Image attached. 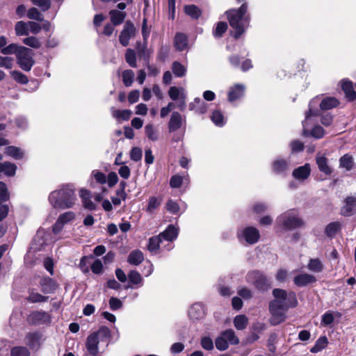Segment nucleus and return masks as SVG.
<instances>
[{"mask_svg": "<svg viewBox=\"0 0 356 356\" xmlns=\"http://www.w3.org/2000/svg\"><path fill=\"white\" fill-rule=\"evenodd\" d=\"M274 300L269 302L268 309L271 314L270 323L277 325L286 319L284 312L296 308L298 305L296 293L293 291L287 292L282 289H274L272 291Z\"/></svg>", "mask_w": 356, "mask_h": 356, "instance_id": "1", "label": "nucleus"}, {"mask_svg": "<svg viewBox=\"0 0 356 356\" xmlns=\"http://www.w3.org/2000/svg\"><path fill=\"white\" fill-rule=\"evenodd\" d=\"M247 280L257 290L261 292L267 291L272 287L271 281L259 270L250 271L247 275Z\"/></svg>", "mask_w": 356, "mask_h": 356, "instance_id": "4", "label": "nucleus"}, {"mask_svg": "<svg viewBox=\"0 0 356 356\" xmlns=\"http://www.w3.org/2000/svg\"><path fill=\"white\" fill-rule=\"evenodd\" d=\"M172 71L176 76L183 77L186 74V69L180 62L174 61L172 65Z\"/></svg>", "mask_w": 356, "mask_h": 356, "instance_id": "38", "label": "nucleus"}, {"mask_svg": "<svg viewBox=\"0 0 356 356\" xmlns=\"http://www.w3.org/2000/svg\"><path fill=\"white\" fill-rule=\"evenodd\" d=\"M355 207L356 197L353 196L347 197L345 199V205L341 207L340 213L346 217L351 216L354 214Z\"/></svg>", "mask_w": 356, "mask_h": 356, "instance_id": "16", "label": "nucleus"}, {"mask_svg": "<svg viewBox=\"0 0 356 356\" xmlns=\"http://www.w3.org/2000/svg\"><path fill=\"white\" fill-rule=\"evenodd\" d=\"M161 241H162L159 235L150 237L148 240L147 250L151 252L158 250L160 248V243Z\"/></svg>", "mask_w": 356, "mask_h": 356, "instance_id": "37", "label": "nucleus"}, {"mask_svg": "<svg viewBox=\"0 0 356 356\" xmlns=\"http://www.w3.org/2000/svg\"><path fill=\"white\" fill-rule=\"evenodd\" d=\"M125 60L129 64V65L131 67H136V52L132 49H127L125 53Z\"/></svg>", "mask_w": 356, "mask_h": 356, "instance_id": "40", "label": "nucleus"}, {"mask_svg": "<svg viewBox=\"0 0 356 356\" xmlns=\"http://www.w3.org/2000/svg\"><path fill=\"white\" fill-rule=\"evenodd\" d=\"M178 236V229L173 225H169L167 228L160 233L159 236L168 241L175 240Z\"/></svg>", "mask_w": 356, "mask_h": 356, "instance_id": "21", "label": "nucleus"}, {"mask_svg": "<svg viewBox=\"0 0 356 356\" xmlns=\"http://www.w3.org/2000/svg\"><path fill=\"white\" fill-rule=\"evenodd\" d=\"M248 324V319L245 315L240 314L234 318V325L236 330H243L246 328Z\"/></svg>", "mask_w": 356, "mask_h": 356, "instance_id": "32", "label": "nucleus"}, {"mask_svg": "<svg viewBox=\"0 0 356 356\" xmlns=\"http://www.w3.org/2000/svg\"><path fill=\"white\" fill-rule=\"evenodd\" d=\"M222 336L224 339H227V342H229L231 344L236 345L239 343L238 338L236 336L234 330L231 329L226 330L222 332Z\"/></svg>", "mask_w": 356, "mask_h": 356, "instance_id": "42", "label": "nucleus"}, {"mask_svg": "<svg viewBox=\"0 0 356 356\" xmlns=\"http://www.w3.org/2000/svg\"><path fill=\"white\" fill-rule=\"evenodd\" d=\"M277 220L278 225L286 230H292L304 225V222L300 218L289 213L281 215Z\"/></svg>", "mask_w": 356, "mask_h": 356, "instance_id": "6", "label": "nucleus"}, {"mask_svg": "<svg viewBox=\"0 0 356 356\" xmlns=\"http://www.w3.org/2000/svg\"><path fill=\"white\" fill-rule=\"evenodd\" d=\"M289 168V162L282 158L275 159L272 163V170L277 175H285Z\"/></svg>", "mask_w": 356, "mask_h": 356, "instance_id": "17", "label": "nucleus"}, {"mask_svg": "<svg viewBox=\"0 0 356 356\" xmlns=\"http://www.w3.org/2000/svg\"><path fill=\"white\" fill-rule=\"evenodd\" d=\"M15 31L17 36L28 35L29 33L28 22L26 23L23 21L17 22L15 25Z\"/></svg>", "mask_w": 356, "mask_h": 356, "instance_id": "36", "label": "nucleus"}, {"mask_svg": "<svg viewBox=\"0 0 356 356\" xmlns=\"http://www.w3.org/2000/svg\"><path fill=\"white\" fill-rule=\"evenodd\" d=\"M170 186L172 188H178L181 186L183 184V177L175 175H172L170 179Z\"/></svg>", "mask_w": 356, "mask_h": 356, "instance_id": "57", "label": "nucleus"}, {"mask_svg": "<svg viewBox=\"0 0 356 356\" xmlns=\"http://www.w3.org/2000/svg\"><path fill=\"white\" fill-rule=\"evenodd\" d=\"M167 210L172 214H177L179 211V204L172 200H169L166 203Z\"/></svg>", "mask_w": 356, "mask_h": 356, "instance_id": "63", "label": "nucleus"}, {"mask_svg": "<svg viewBox=\"0 0 356 356\" xmlns=\"http://www.w3.org/2000/svg\"><path fill=\"white\" fill-rule=\"evenodd\" d=\"M225 15L229 26L234 29L233 37L236 40L239 39L250 26L251 17L247 6L243 4L238 8L229 9Z\"/></svg>", "mask_w": 356, "mask_h": 356, "instance_id": "2", "label": "nucleus"}, {"mask_svg": "<svg viewBox=\"0 0 356 356\" xmlns=\"http://www.w3.org/2000/svg\"><path fill=\"white\" fill-rule=\"evenodd\" d=\"M212 122L218 127H222L224 124V116L221 111L216 110L211 115Z\"/></svg>", "mask_w": 356, "mask_h": 356, "instance_id": "52", "label": "nucleus"}, {"mask_svg": "<svg viewBox=\"0 0 356 356\" xmlns=\"http://www.w3.org/2000/svg\"><path fill=\"white\" fill-rule=\"evenodd\" d=\"M10 199V193L6 184L0 181V203H4Z\"/></svg>", "mask_w": 356, "mask_h": 356, "instance_id": "48", "label": "nucleus"}, {"mask_svg": "<svg viewBox=\"0 0 356 356\" xmlns=\"http://www.w3.org/2000/svg\"><path fill=\"white\" fill-rule=\"evenodd\" d=\"M51 316L44 311H33L27 317V322L31 325H38L50 323Z\"/></svg>", "mask_w": 356, "mask_h": 356, "instance_id": "8", "label": "nucleus"}, {"mask_svg": "<svg viewBox=\"0 0 356 356\" xmlns=\"http://www.w3.org/2000/svg\"><path fill=\"white\" fill-rule=\"evenodd\" d=\"M181 126V116L178 112H173L168 122L169 132L178 130Z\"/></svg>", "mask_w": 356, "mask_h": 356, "instance_id": "20", "label": "nucleus"}, {"mask_svg": "<svg viewBox=\"0 0 356 356\" xmlns=\"http://www.w3.org/2000/svg\"><path fill=\"white\" fill-rule=\"evenodd\" d=\"M316 163L320 172L326 176H330L333 172L332 168L328 164V159L324 155H317Z\"/></svg>", "mask_w": 356, "mask_h": 356, "instance_id": "15", "label": "nucleus"}, {"mask_svg": "<svg viewBox=\"0 0 356 356\" xmlns=\"http://www.w3.org/2000/svg\"><path fill=\"white\" fill-rule=\"evenodd\" d=\"M245 88L241 83H236L229 88L227 93V99L229 102H234L241 99L245 94Z\"/></svg>", "mask_w": 356, "mask_h": 356, "instance_id": "12", "label": "nucleus"}, {"mask_svg": "<svg viewBox=\"0 0 356 356\" xmlns=\"http://www.w3.org/2000/svg\"><path fill=\"white\" fill-rule=\"evenodd\" d=\"M341 87L348 102L356 100V91L354 89L353 81L348 79H343L341 81Z\"/></svg>", "mask_w": 356, "mask_h": 356, "instance_id": "10", "label": "nucleus"}, {"mask_svg": "<svg viewBox=\"0 0 356 356\" xmlns=\"http://www.w3.org/2000/svg\"><path fill=\"white\" fill-rule=\"evenodd\" d=\"M132 115V112L130 110L124 109V110H115L113 113V116L122 120H129Z\"/></svg>", "mask_w": 356, "mask_h": 356, "instance_id": "47", "label": "nucleus"}, {"mask_svg": "<svg viewBox=\"0 0 356 356\" xmlns=\"http://www.w3.org/2000/svg\"><path fill=\"white\" fill-rule=\"evenodd\" d=\"M29 295L26 300L31 303L44 302H47L49 299L48 296H43L38 292H34L31 290L29 292Z\"/></svg>", "mask_w": 356, "mask_h": 356, "instance_id": "31", "label": "nucleus"}, {"mask_svg": "<svg viewBox=\"0 0 356 356\" xmlns=\"http://www.w3.org/2000/svg\"><path fill=\"white\" fill-rule=\"evenodd\" d=\"M40 285L42 292L44 294L54 293L59 286V284L55 280L47 276L40 280Z\"/></svg>", "mask_w": 356, "mask_h": 356, "instance_id": "9", "label": "nucleus"}, {"mask_svg": "<svg viewBox=\"0 0 356 356\" xmlns=\"http://www.w3.org/2000/svg\"><path fill=\"white\" fill-rule=\"evenodd\" d=\"M339 101L335 97H325L322 99L320 108L323 111L330 110L339 106Z\"/></svg>", "mask_w": 356, "mask_h": 356, "instance_id": "25", "label": "nucleus"}, {"mask_svg": "<svg viewBox=\"0 0 356 356\" xmlns=\"http://www.w3.org/2000/svg\"><path fill=\"white\" fill-rule=\"evenodd\" d=\"M109 307L112 311H116L121 309L123 306L122 302L118 298L111 297L109 299Z\"/></svg>", "mask_w": 356, "mask_h": 356, "instance_id": "60", "label": "nucleus"}, {"mask_svg": "<svg viewBox=\"0 0 356 356\" xmlns=\"http://www.w3.org/2000/svg\"><path fill=\"white\" fill-rule=\"evenodd\" d=\"M188 315L192 319L201 318L204 315L203 308L202 305L199 303L193 304L188 311Z\"/></svg>", "mask_w": 356, "mask_h": 356, "instance_id": "28", "label": "nucleus"}, {"mask_svg": "<svg viewBox=\"0 0 356 356\" xmlns=\"http://www.w3.org/2000/svg\"><path fill=\"white\" fill-rule=\"evenodd\" d=\"M76 196L72 185L67 184L62 188L52 191L49 195V201L54 209H65L74 204Z\"/></svg>", "mask_w": 356, "mask_h": 356, "instance_id": "3", "label": "nucleus"}, {"mask_svg": "<svg viewBox=\"0 0 356 356\" xmlns=\"http://www.w3.org/2000/svg\"><path fill=\"white\" fill-rule=\"evenodd\" d=\"M228 26L225 22H218L216 24V28L213 30V35L216 38H222L224 33L227 31Z\"/></svg>", "mask_w": 356, "mask_h": 356, "instance_id": "34", "label": "nucleus"}, {"mask_svg": "<svg viewBox=\"0 0 356 356\" xmlns=\"http://www.w3.org/2000/svg\"><path fill=\"white\" fill-rule=\"evenodd\" d=\"M13 65V58L8 56H0V67L6 69H11Z\"/></svg>", "mask_w": 356, "mask_h": 356, "instance_id": "62", "label": "nucleus"}, {"mask_svg": "<svg viewBox=\"0 0 356 356\" xmlns=\"http://www.w3.org/2000/svg\"><path fill=\"white\" fill-rule=\"evenodd\" d=\"M316 281L317 280L314 275L308 273H301L293 278V283L298 287L306 286L315 283Z\"/></svg>", "mask_w": 356, "mask_h": 356, "instance_id": "13", "label": "nucleus"}, {"mask_svg": "<svg viewBox=\"0 0 356 356\" xmlns=\"http://www.w3.org/2000/svg\"><path fill=\"white\" fill-rule=\"evenodd\" d=\"M136 29L131 20H127L119 35V42L123 47H127L129 40L136 35Z\"/></svg>", "mask_w": 356, "mask_h": 356, "instance_id": "7", "label": "nucleus"}, {"mask_svg": "<svg viewBox=\"0 0 356 356\" xmlns=\"http://www.w3.org/2000/svg\"><path fill=\"white\" fill-rule=\"evenodd\" d=\"M42 335L39 332H28L25 339L27 341V345L31 349H38L40 346V339Z\"/></svg>", "mask_w": 356, "mask_h": 356, "instance_id": "18", "label": "nucleus"}, {"mask_svg": "<svg viewBox=\"0 0 356 356\" xmlns=\"http://www.w3.org/2000/svg\"><path fill=\"white\" fill-rule=\"evenodd\" d=\"M5 154L8 156H10L15 159H21L23 157V152L20 149L19 147H15V146H8L5 149Z\"/></svg>", "mask_w": 356, "mask_h": 356, "instance_id": "33", "label": "nucleus"}, {"mask_svg": "<svg viewBox=\"0 0 356 356\" xmlns=\"http://www.w3.org/2000/svg\"><path fill=\"white\" fill-rule=\"evenodd\" d=\"M129 282L132 284H139L142 282L143 279L140 274L136 270H131L128 273Z\"/></svg>", "mask_w": 356, "mask_h": 356, "instance_id": "50", "label": "nucleus"}, {"mask_svg": "<svg viewBox=\"0 0 356 356\" xmlns=\"http://www.w3.org/2000/svg\"><path fill=\"white\" fill-rule=\"evenodd\" d=\"M339 165L341 168H345L347 171H350L353 168L354 160L352 155L346 154L339 159Z\"/></svg>", "mask_w": 356, "mask_h": 356, "instance_id": "27", "label": "nucleus"}, {"mask_svg": "<svg viewBox=\"0 0 356 356\" xmlns=\"http://www.w3.org/2000/svg\"><path fill=\"white\" fill-rule=\"evenodd\" d=\"M200 343L202 347L207 350H211L213 349V342L209 337H203L201 339Z\"/></svg>", "mask_w": 356, "mask_h": 356, "instance_id": "64", "label": "nucleus"}, {"mask_svg": "<svg viewBox=\"0 0 356 356\" xmlns=\"http://www.w3.org/2000/svg\"><path fill=\"white\" fill-rule=\"evenodd\" d=\"M75 213L73 211H67L61 213L58 216V220H59V222H61L65 225L67 222L73 220L75 218Z\"/></svg>", "mask_w": 356, "mask_h": 356, "instance_id": "53", "label": "nucleus"}, {"mask_svg": "<svg viewBox=\"0 0 356 356\" xmlns=\"http://www.w3.org/2000/svg\"><path fill=\"white\" fill-rule=\"evenodd\" d=\"M23 43L34 49H39L41 47V42L34 36H29L24 38Z\"/></svg>", "mask_w": 356, "mask_h": 356, "instance_id": "51", "label": "nucleus"}, {"mask_svg": "<svg viewBox=\"0 0 356 356\" xmlns=\"http://www.w3.org/2000/svg\"><path fill=\"white\" fill-rule=\"evenodd\" d=\"M175 46L179 51H183L186 47L187 38L184 33H176L175 37Z\"/></svg>", "mask_w": 356, "mask_h": 356, "instance_id": "30", "label": "nucleus"}, {"mask_svg": "<svg viewBox=\"0 0 356 356\" xmlns=\"http://www.w3.org/2000/svg\"><path fill=\"white\" fill-rule=\"evenodd\" d=\"M334 320V315L331 311L326 312L321 317V325L327 326L331 325Z\"/></svg>", "mask_w": 356, "mask_h": 356, "instance_id": "55", "label": "nucleus"}, {"mask_svg": "<svg viewBox=\"0 0 356 356\" xmlns=\"http://www.w3.org/2000/svg\"><path fill=\"white\" fill-rule=\"evenodd\" d=\"M184 11L186 15L191 17L193 19H198L202 14V10L194 4L186 5Z\"/></svg>", "mask_w": 356, "mask_h": 356, "instance_id": "24", "label": "nucleus"}, {"mask_svg": "<svg viewBox=\"0 0 356 356\" xmlns=\"http://www.w3.org/2000/svg\"><path fill=\"white\" fill-rule=\"evenodd\" d=\"M307 268L311 271L320 273L323 270V264L319 259H310Z\"/></svg>", "mask_w": 356, "mask_h": 356, "instance_id": "39", "label": "nucleus"}, {"mask_svg": "<svg viewBox=\"0 0 356 356\" xmlns=\"http://www.w3.org/2000/svg\"><path fill=\"white\" fill-rule=\"evenodd\" d=\"M22 47L16 43H11L6 47L4 46L1 49V53L5 55L15 54L17 56Z\"/></svg>", "mask_w": 356, "mask_h": 356, "instance_id": "45", "label": "nucleus"}, {"mask_svg": "<svg viewBox=\"0 0 356 356\" xmlns=\"http://www.w3.org/2000/svg\"><path fill=\"white\" fill-rule=\"evenodd\" d=\"M17 165L9 161L3 163V173L8 177H13L15 175Z\"/></svg>", "mask_w": 356, "mask_h": 356, "instance_id": "41", "label": "nucleus"}, {"mask_svg": "<svg viewBox=\"0 0 356 356\" xmlns=\"http://www.w3.org/2000/svg\"><path fill=\"white\" fill-rule=\"evenodd\" d=\"M90 268L92 272L96 275L102 273L104 270L103 264L101 260L99 259H97L94 261V262L90 266Z\"/></svg>", "mask_w": 356, "mask_h": 356, "instance_id": "59", "label": "nucleus"}, {"mask_svg": "<svg viewBox=\"0 0 356 356\" xmlns=\"http://www.w3.org/2000/svg\"><path fill=\"white\" fill-rule=\"evenodd\" d=\"M143 260L144 254L142 251L138 249L131 251L127 257V262L134 266L139 265Z\"/></svg>", "mask_w": 356, "mask_h": 356, "instance_id": "23", "label": "nucleus"}, {"mask_svg": "<svg viewBox=\"0 0 356 356\" xmlns=\"http://www.w3.org/2000/svg\"><path fill=\"white\" fill-rule=\"evenodd\" d=\"M243 235L245 241L249 244H254L259 240L260 234L254 227H247L243 231Z\"/></svg>", "mask_w": 356, "mask_h": 356, "instance_id": "14", "label": "nucleus"}, {"mask_svg": "<svg viewBox=\"0 0 356 356\" xmlns=\"http://www.w3.org/2000/svg\"><path fill=\"white\" fill-rule=\"evenodd\" d=\"M143 152L141 148L134 147L131 149L130 152V158L135 162H138L142 159Z\"/></svg>", "mask_w": 356, "mask_h": 356, "instance_id": "56", "label": "nucleus"}, {"mask_svg": "<svg viewBox=\"0 0 356 356\" xmlns=\"http://www.w3.org/2000/svg\"><path fill=\"white\" fill-rule=\"evenodd\" d=\"M310 134L314 138L319 139L324 136L325 130L320 125H316L312 128Z\"/></svg>", "mask_w": 356, "mask_h": 356, "instance_id": "61", "label": "nucleus"}, {"mask_svg": "<svg viewBox=\"0 0 356 356\" xmlns=\"http://www.w3.org/2000/svg\"><path fill=\"white\" fill-rule=\"evenodd\" d=\"M122 82L126 87L132 85L134 79V73L131 70H126L122 74Z\"/></svg>", "mask_w": 356, "mask_h": 356, "instance_id": "43", "label": "nucleus"}, {"mask_svg": "<svg viewBox=\"0 0 356 356\" xmlns=\"http://www.w3.org/2000/svg\"><path fill=\"white\" fill-rule=\"evenodd\" d=\"M215 344L216 348L221 351L227 350L229 347V343L227 341L226 339L222 337V336L218 337L216 339Z\"/></svg>", "mask_w": 356, "mask_h": 356, "instance_id": "58", "label": "nucleus"}, {"mask_svg": "<svg viewBox=\"0 0 356 356\" xmlns=\"http://www.w3.org/2000/svg\"><path fill=\"white\" fill-rule=\"evenodd\" d=\"M27 17L31 19H35L39 22L43 21L42 15L36 8H31L27 11Z\"/></svg>", "mask_w": 356, "mask_h": 356, "instance_id": "54", "label": "nucleus"}, {"mask_svg": "<svg viewBox=\"0 0 356 356\" xmlns=\"http://www.w3.org/2000/svg\"><path fill=\"white\" fill-rule=\"evenodd\" d=\"M29 349L24 346H15L11 348L10 356H30Z\"/></svg>", "mask_w": 356, "mask_h": 356, "instance_id": "46", "label": "nucleus"}, {"mask_svg": "<svg viewBox=\"0 0 356 356\" xmlns=\"http://www.w3.org/2000/svg\"><path fill=\"white\" fill-rule=\"evenodd\" d=\"M33 56L34 52L31 49L22 47L16 56L17 65L22 70L29 72L35 64Z\"/></svg>", "mask_w": 356, "mask_h": 356, "instance_id": "5", "label": "nucleus"}, {"mask_svg": "<svg viewBox=\"0 0 356 356\" xmlns=\"http://www.w3.org/2000/svg\"><path fill=\"white\" fill-rule=\"evenodd\" d=\"M311 172V168L309 163L300 166L293 171V176L297 179H306L309 177Z\"/></svg>", "mask_w": 356, "mask_h": 356, "instance_id": "19", "label": "nucleus"}, {"mask_svg": "<svg viewBox=\"0 0 356 356\" xmlns=\"http://www.w3.org/2000/svg\"><path fill=\"white\" fill-rule=\"evenodd\" d=\"M145 136L152 141H156L159 138L158 132L152 124H147L145 127Z\"/></svg>", "mask_w": 356, "mask_h": 356, "instance_id": "44", "label": "nucleus"}, {"mask_svg": "<svg viewBox=\"0 0 356 356\" xmlns=\"http://www.w3.org/2000/svg\"><path fill=\"white\" fill-rule=\"evenodd\" d=\"M90 259H93V256L92 254H90L89 256H83L81 257V259L80 260L79 267L81 269V270L82 271V273H83L84 274L89 273L90 262L88 261V260Z\"/></svg>", "mask_w": 356, "mask_h": 356, "instance_id": "49", "label": "nucleus"}, {"mask_svg": "<svg viewBox=\"0 0 356 356\" xmlns=\"http://www.w3.org/2000/svg\"><path fill=\"white\" fill-rule=\"evenodd\" d=\"M341 230V224L338 221H334L329 223L325 229V235L332 238L335 236L337 233Z\"/></svg>", "mask_w": 356, "mask_h": 356, "instance_id": "26", "label": "nucleus"}, {"mask_svg": "<svg viewBox=\"0 0 356 356\" xmlns=\"http://www.w3.org/2000/svg\"><path fill=\"white\" fill-rule=\"evenodd\" d=\"M12 79L19 84H26L29 82V79L26 75L18 70H13L10 72Z\"/></svg>", "mask_w": 356, "mask_h": 356, "instance_id": "35", "label": "nucleus"}, {"mask_svg": "<svg viewBox=\"0 0 356 356\" xmlns=\"http://www.w3.org/2000/svg\"><path fill=\"white\" fill-rule=\"evenodd\" d=\"M109 15L111 17V22L114 26H118L122 24L127 16V14L124 11H120L118 10H111L109 11Z\"/></svg>", "mask_w": 356, "mask_h": 356, "instance_id": "22", "label": "nucleus"}, {"mask_svg": "<svg viewBox=\"0 0 356 356\" xmlns=\"http://www.w3.org/2000/svg\"><path fill=\"white\" fill-rule=\"evenodd\" d=\"M99 341L98 337V332H92L88 336L86 347L88 352L92 356H97L98 354V345Z\"/></svg>", "mask_w": 356, "mask_h": 356, "instance_id": "11", "label": "nucleus"}, {"mask_svg": "<svg viewBox=\"0 0 356 356\" xmlns=\"http://www.w3.org/2000/svg\"><path fill=\"white\" fill-rule=\"evenodd\" d=\"M328 344V339L326 336L320 337L315 342L313 347L311 348L310 352L317 353L324 349Z\"/></svg>", "mask_w": 356, "mask_h": 356, "instance_id": "29", "label": "nucleus"}]
</instances>
